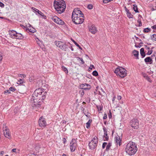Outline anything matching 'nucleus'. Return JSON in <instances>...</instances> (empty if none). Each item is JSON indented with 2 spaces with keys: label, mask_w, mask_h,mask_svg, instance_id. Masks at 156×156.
<instances>
[{
  "label": "nucleus",
  "mask_w": 156,
  "mask_h": 156,
  "mask_svg": "<svg viewBox=\"0 0 156 156\" xmlns=\"http://www.w3.org/2000/svg\"><path fill=\"white\" fill-rule=\"evenodd\" d=\"M16 32L15 30H12L10 31V32L9 33V34L11 36V37H16Z\"/></svg>",
  "instance_id": "6ab92c4d"
},
{
  "label": "nucleus",
  "mask_w": 156,
  "mask_h": 156,
  "mask_svg": "<svg viewBox=\"0 0 156 156\" xmlns=\"http://www.w3.org/2000/svg\"><path fill=\"white\" fill-rule=\"evenodd\" d=\"M151 38L152 40L156 41V34H154L151 37Z\"/></svg>",
  "instance_id": "473e14b6"
},
{
  "label": "nucleus",
  "mask_w": 156,
  "mask_h": 156,
  "mask_svg": "<svg viewBox=\"0 0 156 156\" xmlns=\"http://www.w3.org/2000/svg\"><path fill=\"white\" fill-rule=\"evenodd\" d=\"M153 50H151V51H149L147 52V55H151L152 53Z\"/></svg>",
  "instance_id": "de8ad7c7"
},
{
  "label": "nucleus",
  "mask_w": 156,
  "mask_h": 156,
  "mask_svg": "<svg viewBox=\"0 0 156 156\" xmlns=\"http://www.w3.org/2000/svg\"><path fill=\"white\" fill-rule=\"evenodd\" d=\"M26 30H29L30 32L32 33H34L36 31L35 29L32 27L30 29L27 27Z\"/></svg>",
  "instance_id": "a878e982"
},
{
  "label": "nucleus",
  "mask_w": 156,
  "mask_h": 156,
  "mask_svg": "<svg viewBox=\"0 0 156 156\" xmlns=\"http://www.w3.org/2000/svg\"><path fill=\"white\" fill-rule=\"evenodd\" d=\"M133 9L136 12H139V11L138 10V8L137 5L136 4H134L133 5Z\"/></svg>",
  "instance_id": "393cba45"
},
{
  "label": "nucleus",
  "mask_w": 156,
  "mask_h": 156,
  "mask_svg": "<svg viewBox=\"0 0 156 156\" xmlns=\"http://www.w3.org/2000/svg\"><path fill=\"white\" fill-rule=\"evenodd\" d=\"M33 101H33H34L35 102H37V101H41V100H39V98H38L37 97L36 98L33 97V96H32V98L31 100V101Z\"/></svg>",
  "instance_id": "b1692460"
},
{
  "label": "nucleus",
  "mask_w": 156,
  "mask_h": 156,
  "mask_svg": "<svg viewBox=\"0 0 156 156\" xmlns=\"http://www.w3.org/2000/svg\"><path fill=\"white\" fill-rule=\"evenodd\" d=\"M2 58V54L0 53V61H1Z\"/></svg>",
  "instance_id": "680f3d73"
},
{
  "label": "nucleus",
  "mask_w": 156,
  "mask_h": 156,
  "mask_svg": "<svg viewBox=\"0 0 156 156\" xmlns=\"http://www.w3.org/2000/svg\"><path fill=\"white\" fill-rule=\"evenodd\" d=\"M88 29L89 31L93 34L96 33L97 31L96 28L93 25L89 26Z\"/></svg>",
  "instance_id": "2eb2a0df"
},
{
  "label": "nucleus",
  "mask_w": 156,
  "mask_h": 156,
  "mask_svg": "<svg viewBox=\"0 0 156 156\" xmlns=\"http://www.w3.org/2000/svg\"><path fill=\"white\" fill-rule=\"evenodd\" d=\"M98 143V138L95 136L89 144L90 149L91 150L95 149L97 147Z\"/></svg>",
  "instance_id": "423d86ee"
},
{
  "label": "nucleus",
  "mask_w": 156,
  "mask_h": 156,
  "mask_svg": "<svg viewBox=\"0 0 156 156\" xmlns=\"http://www.w3.org/2000/svg\"><path fill=\"white\" fill-rule=\"evenodd\" d=\"M77 146V141L75 139H73L70 143V148L71 152L76 150Z\"/></svg>",
  "instance_id": "0eeeda50"
},
{
  "label": "nucleus",
  "mask_w": 156,
  "mask_h": 156,
  "mask_svg": "<svg viewBox=\"0 0 156 156\" xmlns=\"http://www.w3.org/2000/svg\"><path fill=\"white\" fill-rule=\"evenodd\" d=\"M72 18L74 23L76 24L82 23L84 20V16H80L75 14L72 15Z\"/></svg>",
  "instance_id": "39448f33"
},
{
  "label": "nucleus",
  "mask_w": 156,
  "mask_h": 156,
  "mask_svg": "<svg viewBox=\"0 0 156 156\" xmlns=\"http://www.w3.org/2000/svg\"><path fill=\"white\" fill-rule=\"evenodd\" d=\"M107 144V143L106 142H104L103 143L102 146L103 149H104L105 148Z\"/></svg>",
  "instance_id": "c03bdc74"
},
{
  "label": "nucleus",
  "mask_w": 156,
  "mask_h": 156,
  "mask_svg": "<svg viewBox=\"0 0 156 156\" xmlns=\"http://www.w3.org/2000/svg\"><path fill=\"white\" fill-rule=\"evenodd\" d=\"M80 87L82 89L84 90H89L91 88L90 85L87 83L82 84H81Z\"/></svg>",
  "instance_id": "4468645a"
},
{
  "label": "nucleus",
  "mask_w": 156,
  "mask_h": 156,
  "mask_svg": "<svg viewBox=\"0 0 156 156\" xmlns=\"http://www.w3.org/2000/svg\"><path fill=\"white\" fill-rule=\"evenodd\" d=\"M103 3H105V4H106V3H108L107 0H103Z\"/></svg>",
  "instance_id": "052dcab7"
},
{
  "label": "nucleus",
  "mask_w": 156,
  "mask_h": 156,
  "mask_svg": "<svg viewBox=\"0 0 156 156\" xmlns=\"http://www.w3.org/2000/svg\"><path fill=\"white\" fill-rule=\"evenodd\" d=\"M82 108H83V112L84 114V115L87 117H88V115L89 114V113L88 112V111L87 110H86L84 108H83V107H82Z\"/></svg>",
  "instance_id": "cd10ccee"
},
{
  "label": "nucleus",
  "mask_w": 156,
  "mask_h": 156,
  "mask_svg": "<svg viewBox=\"0 0 156 156\" xmlns=\"http://www.w3.org/2000/svg\"><path fill=\"white\" fill-rule=\"evenodd\" d=\"M78 58V59H77L78 60L81 61V62L82 63V64H83L84 63V62L83 61V60L82 58H80V57H78V58Z\"/></svg>",
  "instance_id": "e433bc0d"
},
{
  "label": "nucleus",
  "mask_w": 156,
  "mask_h": 156,
  "mask_svg": "<svg viewBox=\"0 0 156 156\" xmlns=\"http://www.w3.org/2000/svg\"><path fill=\"white\" fill-rule=\"evenodd\" d=\"M54 6L55 9L59 14L63 13L66 8V4L63 0H55Z\"/></svg>",
  "instance_id": "f257e3e1"
},
{
  "label": "nucleus",
  "mask_w": 156,
  "mask_h": 156,
  "mask_svg": "<svg viewBox=\"0 0 156 156\" xmlns=\"http://www.w3.org/2000/svg\"><path fill=\"white\" fill-rule=\"evenodd\" d=\"M3 132L4 136L5 137L9 139L11 138L10 135L9 133V129L7 128L6 125L4 124L3 127Z\"/></svg>",
  "instance_id": "1a4fd4ad"
},
{
  "label": "nucleus",
  "mask_w": 156,
  "mask_h": 156,
  "mask_svg": "<svg viewBox=\"0 0 156 156\" xmlns=\"http://www.w3.org/2000/svg\"><path fill=\"white\" fill-rule=\"evenodd\" d=\"M72 41L73 42V43L75 44L80 49L82 50V48L76 42V41H74L73 39H72Z\"/></svg>",
  "instance_id": "c756f323"
},
{
  "label": "nucleus",
  "mask_w": 156,
  "mask_h": 156,
  "mask_svg": "<svg viewBox=\"0 0 156 156\" xmlns=\"http://www.w3.org/2000/svg\"><path fill=\"white\" fill-rule=\"evenodd\" d=\"M52 20L58 24L63 25L65 23L61 19L56 16H54L52 18Z\"/></svg>",
  "instance_id": "f8f14e48"
},
{
  "label": "nucleus",
  "mask_w": 156,
  "mask_h": 156,
  "mask_svg": "<svg viewBox=\"0 0 156 156\" xmlns=\"http://www.w3.org/2000/svg\"><path fill=\"white\" fill-rule=\"evenodd\" d=\"M10 91L9 90H6L4 91V93L5 94H9L10 93Z\"/></svg>",
  "instance_id": "79ce46f5"
},
{
  "label": "nucleus",
  "mask_w": 156,
  "mask_h": 156,
  "mask_svg": "<svg viewBox=\"0 0 156 156\" xmlns=\"http://www.w3.org/2000/svg\"><path fill=\"white\" fill-rule=\"evenodd\" d=\"M121 140L119 136H118L115 137V141L116 142L117 144H119L120 146L121 145Z\"/></svg>",
  "instance_id": "aec40b11"
},
{
  "label": "nucleus",
  "mask_w": 156,
  "mask_h": 156,
  "mask_svg": "<svg viewBox=\"0 0 156 156\" xmlns=\"http://www.w3.org/2000/svg\"><path fill=\"white\" fill-rule=\"evenodd\" d=\"M133 53L135 57H136V58L137 59H139L138 57V55H139V52L136 50H133Z\"/></svg>",
  "instance_id": "412c9836"
},
{
  "label": "nucleus",
  "mask_w": 156,
  "mask_h": 156,
  "mask_svg": "<svg viewBox=\"0 0 156 156\" xmlns=\"http://www.w3.org/2000/svg\"><path fill=\"white\" fill-rule=\"evenodd\" d=\"M42 101H39L37 102L34 101H30L31 105L33 109L38 108H39L42 104Z\"/></svg>",
  "instance_id": "9d476101"
},
{
  "label": "nucleus",
  "mask_w": 156,
  "mask_h": 156,
  "mask_svg": "<svg viewBox=\"0 0 156 156\" xmlns=\"http://www.w3.org/2000/svg\"><path fill=\"white\" fill-rule=\"evenodd\" d=\"M127 16L128 18H133V15H132L130 12L129 13H127Z\"/></svg>",
  "instance_id": "2f4dec72"
},
{
  "label": "nucleus",
  "mask_w": 156,
  "mask_h": 156,
  "mask_svg": "<svg viewBox=\"0 0 156 156\" xmlns=\"http://www.w3.org/2000/svg\"><path fill=\"white\" fill-rule=\"evenodd\" d=\"M34 80V78L33 76H30L29 78V81L30 82H32Z\"/></svg>",
  "instance_id": "72a5a7b5"
},
{
  "label": "nucleus",
  "mask_w": 156,
  "mask_h": 156,
  "mask_svg": "<svg viewBox=\"0 0 156 156\" xmlns=\"http://www.w3.org/2000/svg\"><path fill=\"white\" fill-rule=\"evenodd\" d=\"M23 80L20 79L19 80H18L17 82V83L18 84H23Z\"/></svg>",
  "instance_id": "f704fd0d"
},
{
  "label": "nucleus",
  "mask_w": 156,
  "mask_h": 156,
  "mask_svg": "<svg viewBox=\"0 0 156 156\" xmlns=\"http://www.w3.org/2000/svg\"><path fill=\"white\" fill-rule=\"evenodd\" d=\"M137 149L136 144L134 142L130 141L126 145L125 151L126 153L131 156L134 154Z\"/></svg>",
  "instance_id": "f03ea898"
},
{
  "label": "nucleus",
  "mask_w": 156,
  "mask_h": 156,
  "mask_svg": "<svg viewBox=\"0 0 156 156\" xmlns=\"http://www.w3.org/2000/svg\"><path fill=\"white\" fill-rule=\"evenodd\" d=\"M121 97L120 96H118L117 97V99L119 100L121 99Z\"/></svg>",
  "instance_id": "e2e57ef3"
},
{
  "label": "nucleus",
  "mask_w": 156,
  "mask_h": 156,
  "mask_svg": "<svg viewBox=\"0 0 156 156\" xmlns=\"http://www.w3.org/2000/svg\"><path fill=\"white\" fill-rule=\"evenodd\" d=\"M126 14H127V13H129L130 12H129V9H127V10H126Z\"/></svg>",
  "instance_id": "0e129e2a"
},
{
  "label": "nucleus",
  "mask_w": 156,
  "mask_h": 156,
  "mask_svg": "<svg viewBox=\"0 0 156 156\" xmlns=\"http://www.w3.org/2000/svg\"><path fill=\"white\" fill-rule=\"evenodd\" d=\"M9 90L12 91H14L16 90V88L13 87H11L9 88Z\"/></svg>",
  "instance_id": "58836bf2"
},
{
  "label": "nucleus",
  "mask_w": 156,
  "mask_h": 156,
  "mask_svg": "<svg viewBox=\"0 0 156 156\" xmlns=\"http://www.w3.org/2000/svg\"><path fill=\"white\" fill-rule=\"evenodd\" d=\"M104 137L105 138V140L106 141H108L109 139V137L107 135V133H104ZM104 141L105 140H104Z\"/></svg>",
  "instance_id": "7c9ffc66"
},
{
  "label": "nucleus",
  "mask_w": 156,
  "mask_h": 156,
  "mask_svg": "<svg viewBox=\"0 0 156 156\" xmlns=\"http://www.w3.org/2000/svg\"><path fill=\"white\" fill-rule=\"evenodd\" d=\"M116 75L121 78H124L127 75V71L125 69L121 67H117L114 71Z\"/></svg>",
  "instance_id": "20e7f679"
},
{
  "label": "nucleus",
  "mask_w": 156,
  "mask_h": 156,
  "mask_svg": "<svg viewBox=\"0 0 156 156\" xmlns=\"http://www.w3.org/2000/svg\"><path fill=\"white\" fill-rule=\"evenodd\" d=\"M150 30V29L148 28H145L144 29V32H147V33L149 32Z\"/></svg>",
  "instance_id": "a19ab883"
},
{
  "label": "nucleus",
  "mask_w": 156,
  "mask_h": 156,
  "mask_svg": "<svg viewBox=\"0 0 156 156\" xmlns=\"http://www.w3.org/2000/svg\"><path fill=\"white\" fill-rule=\"evenodd\" d=\"M107 118V115L105 113L104 115V117H103V119H106Z\"/></svg>",
  "instance_id": "6e6d98bb"
},
{
  "label": "nucleus",
  "mask_w": 156,
  "mask_h": 156,
  "mask_svg": "<svg viewBox=\"0 0 156 156\" xmlns=\"http://www.w3.org/2000/svg\"><path fill=\"white\" fill-rule=\"evenodd\" d=\"M46 94L47 92L44 89L38 88L35 90L32 96L33 97H37L39 98V100L42 101L45 98Z\"/></svg>",
  "instance_id": "7ed1b4c3"
},
{
  "label": "nucleus",
  "mask_w": 156,
  "mask_h": 156,
  "mask_svg": "<svg viewBox=\"0 0 156 156\" xmlns=\"http://www.w3.org/2000/svg\"><path fill=\"white\" fill-rule=\"evenodd\" d=\"M16 149L14 148L12 149V151L13 152H16Z\"/></svg>",
  "instance_id": "69168bd1"
},
{
  "label": "nucleus",
  "mask_w": 156,
  "mask_h": 156,
  "mask_svg": "<svg viewBox=\"0 0 156 156\" xmlns=\"http://www.w3.org/2000/svg\"><path fill=\"white\" fill-rule=\"evenodd\" d=\"M92 74L93 76H97L98 75V72L96 71H94L92 73Z\"/></svg>",
  "instance_id": "c9c22d12"
},
{
  "label": "nucleus",
  "mask_w": 156,
  "mask_h": 156,
  "mask_svg": "<svg viewBox=\"0 0 156 156\" xmlns=\"http://www.w3.org/2000/svg\"><path fill=\"white\" fill-rule=\"evenodd\" d=\"M137 22L139 23L138 27H141L142 26V23L141 22L140 20L138 19Z\"/></svg>",
  "instance_id": "ea45409f"
},
{
  "label": "nucleus",
  "mask_w": 156,
  "mask_h": 156,
  "mask_svg": "<svg viewBox=\"0 0 156 156\" xmlns=\"http://www.w3.org/2000/svg\"><path fill=\"white\" fill-rule=\"evenodd\" d=\"M151 28L153 29H156V24L151 27Z\"/></svg>",
  "instance_id": "4d7b16f0"
},
{
  "label": "nucleus",
  "mask_w": 156,
  "mask_h": 156,
  "mask_svg": "<svg viewBox=\"0 0 156 156\" xmlns=\"http://www.w3.org/2000/svg\"><path fill=\"white\" fill-rule=\"evenodd\" d=\"M16 32V39H22L24 38V37L21 34L17 33V32Z\"/></svg>",
  "instance_id": "f3484780"
},
{
  "label": "nucleus",
  "mask_w": 156,
  "mask_h": 156,
  "mask_svg": "<svg viewBox=\"0 0 156 156\" xmlns=\"http://www.w3.org/2000/svg\"><path fill=\"white\" fill-rule=\"evenodd\" d=\"M63 43L61 41H55V45L59 48H60Z\"/></svg>",
  "instance_id": "a211bd4d"
},
{
  "label": "nucleus",
  "mask_w": 156,
  "mask_h": 156,
  "mask_svg": "<svg viewBox=\"0 0 156 156\" xmlns=\"http://www.w3.org/2000/svg\"><path fill=\"white\" fill-rule=\"evenodd\" d=\"M103 129L104 131V133H107V129L105 127H104L103 128Z\"/></svg>",
  "instance_id": "3c124183"
},
{
  "label": "nucleus",
  "mask_w": 156,
  "mask_h": 156,
  "mask_svg": "<svg viewBox=\"0 0 156 156\" xmlns=\"http://www.w3.org/2000/svg\"><path fill=\"white\" fill-rule=\"evenodd\" d=\"M62 70L63 71H64L65 73H66V74H67L68 73V70L67 69V68H66L64 66H62Z\"/></svg>",
  "instance_id": "bb28decb"
},
{
  "label": "nucleus",
  "mask_w": 156,
  "mask_h": 156,
  "mask_svg": "<svg viewBox=\"0 0 156 156\" xmlns=\"http://www.w3.org/2000/svg\"><path fill=\"white\" fill-rule=\"evenodd\" d=\"M140 54L142 56V58H144L145 56V54L144 52V48H142L140 49Z\"/></svg>",
  "instance_id": "5701e85b"
},
{
  "label": "nucleus",
  "mask_w": 156,
  "mask_h": 156,
  "mask_svg": "<svg viewBox=\"0 0 156 156\" xmlns=\"http://www.w3.org/2000/svg\"><path fill=\"white\" fill-rule=\"evenodd\" d=\"M87 8L89 9H92L93 8V5L92 4H89L87 5Z\"/></svg>",
  "instance_id": "4c0bfd02"
},
{
  "label": "nucleus",
  "mask_w": 156,
  "mask_h": 156,
  "mask_svg": "<svg viewBox=\"0 0 156 156\" xmlns=\"http://www.w3.org/2000/svg\"><path fill=\"white\" fill-rule=\"evenodd\" d=\"M60 48L64 51H67L68 49V46L66 43H63Z\"/></svg>",
  "instance_id": "dca6fc26"
},
{
  "label": "nucleus",
  "mask_w": 156,
  "mask_h": 156,
  "mask_svg": "<svg viewBox=\"0 0 156 156\" xmlns=\"http://www.w3.org/2000/svg\"><path fill=\"white\" fill-rule=\"evenodd\" d=\"M90 124L87 122L86 123V126L87 128H89L90 126Z\"/></svg>",
  "instance_id": "8fccbe9b"
},
{
  "label": "nucleus",
  "mask_w": 156,
  "mask_h": 156,
  "mask_svg": "<svg viewBox=\"0 0 156 156\" xmlns=\"http://www.w3.org/2000/svg\"><path fill=\"white\" fill-rule=\"evenodd\" d=\"M108 116L109 119H111L112 117V115L111 110H109V113H108Z\"/></svg>",
  "instance_id": "37998d69"
},
{
  "label": "nucleus",
  "mask_w": 156,
  "mask_h": 156,
  "mask_svg": "<svg viewBox=\"0 0 156 156\" xmlns=\"http://www.w3.org/2000/svg\"><path fill=\"white\" fill-rule=\"evenodd\" d=\"M97 107L98 108V110H99L101 111L102 110V107H101L100 106H97Z\"/></svg>",
  "instance_id": "09e8293b"
},
{
  "label": "nucleus",
  "mask_w": 156,
  "mask_h": 156,
  "mask_svg": "<svg viewBox=\"0 0 156 156\" xmlns=\"http://www.w3.org/2000/svg\"><path fill=\"white\" fill-rule=\"evenodd\" d=\"M92 120L89 119L87 122L89 123H90H90L92 122Z\"/></svg>",
  "instance_id": "338daca9"
},
{
  "label": "nucleus",
  "mask_w": 156,
  "mask_h": 156,
  "mask_svg": "<svg viewBox=\"0 0 156 156\" xmlns=\"http://www.w3.org/2000/svg\"><path fill=\"white\" fill-rule=\"evenodd\" d=\"M38 123L39 126L41 127H44L47 125V123L45 119L42 116L40 117Z\"/></svg>",
  "instance_id": "9b49d317"
},
{
  "label": "nucleus",
  "mask_w": 156,
  "mask_h": 156,
  "mask_svg": "<svg viewBox=\"0 0 156 156\" xmlns=\"http://www.w3.org/2000/svg\"><path fill=\"white\" fill-rule=\"evenodd\" d=\"M20 76H19L20 77H23V78H25V77H26V75L24 74H20Z\"/></svg>",
  "instance_id": "5fc2aeb1"
},
{
  "label": "nucleus",
  "mask_w": 156,
  "mask_h": 156,
  "mask_svg": "<svg viewBox=\"0 0 156 156\" xmlns=\"http://www.w3.org/2000/svg\"><path fill=\"white\" fill-rule=\"evenodd\" d=\"M129 124L134 129H137L139 127L138 120L136 119H133L130 122Z\"/></svg>",
  "instance_id": "6e6552de"
},
{
  "label": "nucleus",
  "mask_w": 156,
  "mask_h": 156,
  "mask_svg": "<svg viewBox=\"0 0 156 156\" xmlns=\"http://www.w3.org/2000/svg\"><path fill=\"white\" fill-rule=\"evenodd\" d=\"M80 93L81 95L82 96H83L84 94V91L83 90V89L80 91Z\"/></svg>",
  "instance_id": "49530a36"
},
{
  "label": "nucleus",
  "mask_w": 156,
  "mask_h": 156,
  "mask_svg": "<svg viewBox=\"0 0 156 156\" xmlns=\"http://www.w3.org/2000/svg\"><path fill=\"white\" fill-rule=\"evenodd\" d=\"M37 13H38V14H39L41 15L43 17L44 16V14L41 11H40Z\"/></svg>",
  "instance_id": "a18cd8bd"
},
{
  "label": "nucleus",
  "mask_w": 156,
  "mask_h": 156,
  "mask_svg": "<svg viewBox=\"0 0 156 156\" xmlns=\"http://www.w3.org/2000/svg\"><path fill=\"white\" fill-rule=\"evenodd\" d=\"M153 96L156 97V91L153 94Z\"/></svg>",
  "instance_id": "774afa93"
},
{
  "label": "nucleus",
  "mask_w": 156,
  "mask_h": 156,
  "mask_svg": "<svg viewBox=\"0 0 156 156\" xmlns=\"http://www.w3.org/2000/svg\"><path fill=\"white\" fill-rule=\"evenodd\" d=\"M74 14L77 15H78L79 16L81 15V16H84L83 13L78 8L75 9H74L72 12V15H74Z\"/></svg>",
  "instance_id": "ddd939ff"
},
{
  "label": "nucleus",
  "mask_w": 156,
  "mask_h": 156,
  "mask_svg": "<svg viewBox=\"0 0 156 156\" xmlns=\"http://www.w3.org/2000/svg\"><path fill=\"white\" fill-rule=\"evenodd\" d=\"M62 141H63V143L64 144H65V143L66 142V139L65 138H63L62 139Z\"/></svg>",
  "instance_id": "bf43d9fd"
},
{
  "label": "nucleus",
  "mask_w": 156,
  "mask_h": 156,
  "mask_svg": "<svg viewBox=\"0 0 156 156\" xmlns=\"http://www.w3.org/2000/svg\"><path fill=\"white\" fill-rule=\"evenodd\" d=\"M0 6L3 7L4 6V4L2 2L0 1Z\"/></svg>",
  "instance_id": "864d4df0"
},
{
  "label": "nucleus",
  "mask_w": 156,
  "mask_h": 156,
  "mask_svg": "<svg viewBox=\"0 0 156 156\" xmlns=\"http://www.w3.org/2000/svg\"><path fill=\"white\" fill-rule=\"evenodd\" d=\"M101 90L102 92V93L103 94V96H104L106 94L105 92L104 91V90H103V89L102 88H101Z\"/></svg>",
  "instance_id": "603ef678"
},
{
  "label": "nucleus",
  "mask_w": 156,
  "mask_h": 156,
  "mask_svg": "<svg viewBox=\"0 0 156 156\" xmlns=\"http://www.w3.org/2000/svg\"><path fill=\"white\" fill-rule=\"evenodd\" d=\"M144 61L146 63H147L148 62H152V60L150 57H148L144 59Z\"/></svg>",
  "instance_id": "4be33fe9"
},
{
  "label": "nucleus",
  "mask_w": 156,
  "mask_h": 156,
  "mask_svg": "<svg viewBox=\"0 0 156 156\" xmlns=\"http://www.w3.org/2000/svg\"><path fill=\"white\" fill-rule=\"evenodd\" d=\"M112 145V144L110 142H109L106 147V151H108L109 149Z\"/></svg>",
  "instance_id": "c85d7f7f"
},
{
  "label": "nucleus",
  "mask_w": 156,
  "mask_h": 156,
  "mask_svg": "<svg viewBox=\"0 0 156 156\" xmlns=\"http://www.w3.org/2000/svg\"><path fill=\"white\" fill-rule=\"evenodd\" d=\"M4 153V152L3 151H2L0 152V156H3V154Z\"/></svg>",
  "instance_id": "13d9d810"
}]
</instances>
